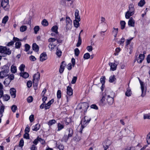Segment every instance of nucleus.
I'll list each match as a JSON object with an SVG mask.
<instances>
[{
  "mask_svg": "<svg viewBox=\"0 0 150 150\" xmlns=\"http://www.w3.org/2000/svg\"><path fill=\"white\" fill-rule=\"evenodd\" d=\"M88 107L89 106L88 104L86 103H82L81 105H79L77 108V109L80 110L82 109V110L84 112H86Z\"/></svg>",
  "mask_w": 150,
  "mask_h": 150,
  "instance_id": "obj_2",
  "label": "nucleus"
},
{
  "mask_svg": "<svg viewBox=\"0 0 150 150\" xmlns=\"http://www.w3.org/2000/svg\"><path fill=\"white\" fill-rule=\"evenodd\" d=\"M62 52L60 50H59L58 48H57V52L56 53L57 55L60 57L61 55Z\"/></svg>",
  "mask_w": 150,
  "mask_h": 150,
  "instance_id": "obj_45",
  "label": "nucleus"
},
{
  "mask_svg": "<svg viewBox=\"0 0 150 150\" xmlns=\"http://www.w3.org/2000/svg\"><path fill=\"white\" fill-rule=\"evenodd\" d=\"M27 27L26 26L22 25L20 28L21 32H23L25 31L27 29Z\"/></svg>",
  "mask_w": 150,
  "mask_h": 150,
  "instance_id": "obj_40",
  "label": "nucleus"
},
{
  "mask_svg": "<svg viewBox=\"0 0 150 150\" xmlns=\"http://www.w3.org/2000/svg\"><path fill=\"white\" fill-rule=\"evenodd\" d=\"M146 140L148 144H149L150 143V132L147 135Z\"/></svg>",
  "mask_w": 150,
  "mask_h": 150,
  "instance_id": "obj_56",
  "label": "nucleus"
},
{
  "mask_svg": "<svg viewBox=\"0 0 150 150\" xmlns=\"http://www.w3.org/2000/svg\"><path fill=\"white\" fill-rule=\"evenodd\" d=\"M32 85V82L31 81H28L27 83V87L29 88Z\"/></svg>",
  "mask_w": 150,
  "mask_h": 150,
  "instance_id": "obj_60",
  "label": "nucleus"
},
{
  "mask_svg": "<svg viewBox=\"0 0 150 150\" xmlns=\"http://www.w3.org/2000/svg\"><path fill=\"white\" fill-rule=\"evenodd\" d=\"M0 110V118L1 117L3 116V113L4 112V107L3 105L1 106Z\"/></svg>",
  "mask_w": 150,
  "mask_h": 150,
  "instance_id": "obj_33",
  "label": "nucleus"
},
{
  "mask_svg": "<svg viewBox=\"0 0 150 150\" xmlns=\"http://www.w3.org/2000/svg\"><path fill=\"white\" fill-rule=\"evenodd\" d=\"M2 69H3V71H4L6 72V73H8L9 71V69L8 66L7 65H5L4 66L2 67Z\"/></svg>",
  "mask_w": 150,
  "mask_h": 150,
  "instance_id": "obj_22",
  "label": "nucleus"
},
{
  "mask_svg": "<svg viewBox=\"0 0 150 150\" xmlns=\"http://www.w3.org/2000/svg\"><path fill=\"white\" fill-rule=\"evenodd\" d=\"M90 55L88 53L85 54L83 55V58L85 59H88L90 58Z\"/></svg>",
  "mask_w": 150,
  "mask_h": 150,
  "instance_id": "obj_43",
  "label": "nucleus"
},
{
  "mask_svg": "<svg viewBox=\"0 0 150 150\" xmlns=\"http://www.w3.org/2000/svg\"><path fill=\"white\" fill-rule=\"evenodd\" d=\"M8 74L3 70L1 71H0V79H3L8 76Z\"/></svg>",
  "mask_w": 150,
  "mask_h": 150,
  "instance_id": "obj_15",
  "label": "nucleus"
},
{
  "mask_svg": "<svg viewBox=\"0 0 150 150\" xmlns=\"http://www.w3.org/2000/svg\"><path fill=\"white\" fill-rule=\"evenodd\" d=\"M66 25L67 27H70L71 25V20L70 19V18L68 17L67 16L66 17Z\"/></svg>",
  "mask_w": 150,
  "mask_h": 150,
  "instance_id": "obj_10",
  "label": "nucleus"
},
{
  "mask_svg": "<svg viewBox=\"0 0 150 150\" xmlns=\"http://www.w3.org/2000/svg\"><path fill=\"white\" fill-rule=\"evenodd\" d=\"M42 24L44 26H47L48 24V21L45 19L43 20L42 22Z\"/></svg>",
  "mask_w": 150,
  "mask_h": 150,
  "instance_id": "obj_47",
  "label": "nucleus"
},
{
  "mask_svg": "<svg viewBox=\"0 0 150 150\" xmlns=\"http://www.w3.org/2000/svg\"><path fill=\"white\" fill-rule=\"evenodd\" d=\"M8 19V17L7 16H5L3 19L2 23L6 24Z\"/></svg>",
  "mask_w": 150,
  "mask_h": 150,
  "instance_id": "obj_37",
  "label": "nucleus"
},
{
  "mask_svg": "<svg viewBox=\"0 0 150 150\" xmlns=\"http://www.w3.org/2000/svg\"><path fill=\"white\" fill-rule=\"evenodd\" d=\"M20 75L25 78H27L29 76L28 74L26 72L20 73Z\"/></svg>",
  "mask_w": 150,
  "mask_h": 150,
  "instance_id": "obj_28",
  "label": "nucleus"
},
{
  "mask_svg": "<svg viewBox=\"0 0 150 150\" xmlns=\"http://www.w3.org/2000/svg\"><path fill=\"white\" fill-rule=\"evenodd\" d=\"M11 81L8 77L6 79L4 82V83L6 86H7L10 83Z\"/></svg>",
  "mask_w": 150,
  "mask_h": 150,
  "instance_id": "obj_27",
  "label": "nucleus"
},
{
  "mask_svg": "<svg viewBox=\"0 0 150 150\" xmlns=\"http://www.w3.org/2000/svg\"><path fill=\"white\" fill-rule=\"evenodd\" d=\"M144 57L145 55L144 54H140L138 58L137 59V62L139 63H141L144 60Z\"/></svg>",
  "mask_w": 150,
  "mask_h": 150,
  "instance_id": "obj_11",
  "label": "nucleus"
},
{
  "mask_svg": "<svg viewBox=\"0 0 150 150\" xmlns=\"http://www.w3.org/2000/svg\"><path fill=\"white\" fill-rule=\"evenodd\" d=\"M8 78H9L10 80L11 81L13 80L14 78V75L13 74H11L9 76Z\"/></svg>",
  "mask_w": 150,
  "mask_h": 150,
  "instance_id": "obj_63",
  "label": "nucleus"
},
{
  "mask_svg": "<svg viewBox=\"0 0 150 150\" xmlns=\"http://www.w3.org/2000/svg\"><path fill=\"white\" fill-rule=\"evenodd\" d=\"M81 37L80 36V34H79V37H78V40L77 43L76 44V46L77 47H79L81 45Z\"/></svg>",
  "mask_w": 150,
  "mask_h": 150,
  "instance_id": "obj_29",
  "label": "nucleus"
},
{
  "mask_svg": "<svg viewBox=\"0 0 150 150\" xmlns=\"http://www.w3.org/2000/svg\"><path fill=\"white\" fill-rule=\"evenodd\" d=\"M134 8L133 4H130L129 5V10L127 11L132 12L134 14Z\"/></svg>",
  "mask_w": 150,
  "mask_h": 150,
  "instance_id": "obj_14",
  "label": "nucleus"
},
{
  "mask_svg": "<svg viewBox=\"0 0 150 150\" xmlns=\"http://www.w3.org/2000/svg\"><path fill=\"white\" fill-rule=\"evenodd\" d=\"M57 131H59L64 128V125L60 123H59L57 125Z\"/></svg>",
  "mask_w": 150,
  "mask_h": 150,
  "instance_id": "obj_34",
  "label": "nucleus"
},
{
  "mask_svg": "<svg viewBox=\"0 0 150 150\" xmlns=\"http://www.w3.org/2000/svg\"><path fill=\"white\" fill-rule=\"evenodd\" d=\"M11 109L13 112H15L17 109V108L16 105H13L12 106Z\"/></svg>",
  "mask_w": 150,
  "mask_h": 150,
  "instance_id": "obj_49",
  "label": "nucleus"
},
{
  "mask_svg": "<svg viewBox=\"0 0 150 150\" xmlns=\"http://www.w3.org/2000/svg\"><path fill=\"white\" fill-rule=\"evenodd\" d=\"M75 19L78 20L79 21H80V17L79 16V10L77 9L76 10L75 13Z\"/></svg>",
  "mask_w": 150,
  "mask_h": 150,
  "instance_id": "obj_21",
  "label": "nucleus"
},
{
  "mask_svg": "<svg viewBox=\"0 0 150 150\" xmlns=\"http://www.w3.org/2000/svg\"><path fill=\"white\" fill-rule=\"evenodd\" d=\"M74 54L76 56H78L80 53V51L78 48H76L74 49Z\"/></svg>",
  "mask_w": 150,
  "mask_h": 150,
  "instance_id": "obj_44",
  "label": "nucleus"
},
{
  "mask_svg": "<svg viewBox=\"0 0 150 150\" xmlns=\"http://www.w3.org/2000/svg\"><path fill=\"white\" fill-rule=\"evenodd\" d=\"M33 49L35 52H38L39 50V47L36 43L33 44L32 45Z\"/></svg>",
  "mask_w": 150,
  "mask_h": 150,
  "instance_id": "obj_20",
  "label": "nucleus"
},
{
  "mask_svg": "<svg viewBox=\"0 0 150 150\" xmlns=\"http://www.w3.org/2000/svg\"><path fill=\"white\" fill-rule=\"evenodd\" d=\"M21 43L20 42H17L15 44V47L16 48H20L21 45Z\"/></svg>",
  "mask_w": 150,
  "mask_h": 150,
  "instance_id": "obj_51",
  "label": "nucleus"
},
{
  "mask_svg": "<svg viewBox=\"0 0 150 150\" xmlns=\"http://www.w3.org/2000/svg\"><path fill=\"white\" fill-rule=\"evenodd\" d=\"M146 3L144 0H141L138 3V5L139 6L142 7Z\"/></svg>",
  "mask_w": 150,
  "mask_h": 150,
  "instance_id": "obj_31",
  "label": "nucleus"
},
{
  "mask_svg": "<svg viewBox=\"0 0 150 150\" xmlns=\"http://www.w3.org/2000/svg\"><path fill=\"white\" fill-rule=\"evenodd\" d=\"M107 102L106 99V95L103 96L99 102V104L100 106H103L106 105Z\"/></svg>",
  "mask_w": 150,
  "mask_h": 150,
  "instance_id": "obj_6",
  "label": "nucleus"
},
{
  "mask_svg": "<svg viewBox=\"0 0 150 150\" xmlns=\"http://www.w3.org/2000/svg\"><path fill=\"white\" fill-rule=\"evenodd\" d=\"M25 50L26 52H27L29 50L30 48V46L28 44H27L25 45Z\"/></svg>",
  "mask_w": 150,
  "mask_h": 150,
  "instance_id": "obj_50",
  "label": "nucleus"
},
{
  "mask_svg": "<svg viewBox=\"0 0 150 150\" xmlns=\"http://www.w3.org/2000/svg\"><path fill=\"white\" fill-rule=\"evenodd\" d=\"M24 142L22 138L21 139V140L20 141L19 144V146L20 147H21V148H22L24 145Z\"/></svg>",
  "mask_w": 150,
  "mask_h": 150,
  "instance_id": "obj_53",
  "label": "nucleus"
},
{
  "mask_svg": "<svg viewBox=\"0 0 150 150\" xmlns=\"http://www.w3.org/2000/svg\"><path fill=\"white\" fill-rule=\"evenodd\" d=\"M105 76L102 77L100 79V82L103 84H104L105 81Z\"/></svg>",
  "mask_w": 150,
  "mask_h": 150,
  "instance_id": "obj_58",
  "label": "nucleus"
},
{
  "mask_svg": "<svg viewBox=\"0 0 150 150\" xmlns=\"http://www.w3.org/2000/svg\"><path fill=\"white\" fill-rule=\"evenodd\" d=\"M56 123V121L55 120H52L48 121V124L49 126H51Z\"/></svg>",
  "mask_w": 150,
  "mask_h": 150,
  "instance_id": "obj_38",
  "label": "nucleus"
},
{
  "mask_svg": "<svg viewBox=\"0 0 150 150\" xmlns=\"http://www.w3.org/2000/svg\"><path fill=\"white\" fill-rule=\"evenodd\" d=\"M80 21H79L78 20L75 19L74 21V26L75 27L77 28L79 27V22Z\"/></svg>",
  "mask_w": 150,
  "mask_h": 150,
  "instance_id": "obj_30",
  "label": "nucleus"
},
{
  "mask_svg": "<svg viewBox=\"0 0 150 150\" xmlns=\"http://www.w3.org/2000/svg\"><path fill=\"white\" fill-rule=\"evenodd\" d=\"M133 13L132 12H130L129 11H127L125 14V17L126 19H129L130 18V17L133 15Z\"/></svg>",
  "mask_w": 150,
  "mask_h": 150,
  "instance_id": "obj_24",
  "label": "nucleus"
},
{
  "mask_svg": "<svg viewBox=\"0 0 150 150\" xmlns=\"http://www.w3.org/2000/svg\"><path fill=\"white\" fill-rule=\"evenodd\" d=\"M57 96L58 99L60 98L62 96L61 91L60 90H58L57 92Z\"/></svg>",
  "mask_w": 150,
  "mask_h": 150,
  "instance_id": "obj_46",
  "label": "nucleus"
},
{
  "mask_svg": "<svg viewBox=\"0 0 150 150\" xmlns=\"http://www.w3.org/2000/svg\"><path fill=\"white\" fill-rule=\"evenodd\" d=\"M106 99L108 104L109 105H112L113 102V98L111 97L109 95H106Z\"/></svg>",
  "mask_w": 150,
  "mask_h": 150,
  "instance_id": "obj_7",
  "label": "nucleus"
},
{
  "mask_svg": "<svg viewBox=\"0 0 150 150\" xmlns=\"http://www.w3.org/2000/svg\"><path fill=\"white\" fill-rule=\"evenodd\" d=\"M8 3V0H3L1 1V6L5 11H8L9 8Z\"/></svg>",
  "mask_w": 150,
  "mask_h": 150,
  "instance_id": "obj_4",
  "label": "nucleus"
},
{
  "mask_svg": "<svg viewBox=\"0 0 150 150\" xmlns=\"http://www.w3.org/2000/svg\"><path fill=\"white\" fill-rule=\"evenodd\" d=\"M69 133L68 135L69 137H71L73 134V130L72 129L70 128L69 129Z\"/></svg>",
  "mask_w": 150,
  "mask_h": 150,
  "instance_id": "obj_41",
  "label": "nucleus"
},
{
  "mask_svg": "<svg viewBox=\"0 0 150 150\" xmlns=\"http://www.w3.org/2000/svg\"><path fill=\"white\" fill-rule=\"evenodd\" d=\"M30 127H29L28 125H27L25 130V132L28 133L30 131Z\"/></svg>",
  "mask_w": 150,
  "mask_h": 150,
  "instance_id": "obj_59",
  "label": "nucleus"
},
{
  "mask_svg": "<svg viewBox=\"0 0 150 150\" xmlns=\"http://www.w3.org/2000/svg\"><path fill=\"white\" fill-rule=\"evenodd\" d=\"M66 65L67 64L65 62L63 61L62 62L59 69V72L60 73L62 74L63 73L64 69V68Z\"/></svg>",
  "mask_w": 150,
  "mask_h": 150,
  "instance_id": "obj_8",
  "label": "nucleus"
},
{
  "mask_svg": "<svg viewBox=\"0 0 150 150\" xmlns=\"http://www.w3.org/2000/svg\"><path fill=\"white\" fill-rule=\"evenodd\" d=\"M10 93L11 97L14 98L16 97V90L14 88H11L10 90Z\"/></svg>",
  "mask_w": 150,
  "mask_h": 150,
  "instance_id": "obj_13",
  "label": "nucleus"
},
{
  "mask_svg": "<svg viewBox=\"0 0 150 150\" xmlns=\"http://www.w3.org/2000/svg\"><path fill=\"white\" fill-rule=\"evenodd\" d=\"M23 137L26 139H29L30 138L29 134L28 133H25Z\"/></svg>",
  "mask_w": 150,
  "mask_h": 150,
  "instance_id": "obj_57",
  "label": "nucleus"
},
{
  "mask_svg": "<svg viewBox=\"0 0 150 150\" xmlns=\"http://www.w3.org/2000/svg\"><path fill=\"white\" fill-rule=\"evenodd\" d=\"M40 60L42 62L46 60L47 59V57L46 54L45 52L42 53L40 56Z\"/></svg>",
  "mask_w": 150,
  "mask_h": 150,
  "instance_id": "obj_9",
  "label": "nucleus"
},
{
  "mask_svg": "<svg viewBox=\"0 0 150 150\" xmlns=\"http://www.w3.org/2000/svg\"><path fill=\"white\" fill-rule=\"evenodd\" d=\"M11 70L12 73H15L17 71L16 67L13 65H12L11 67Z\"/></svg>",
  "mask_w": 150,
  "mask_h": 150,
  "instance_id": "obj_32",
  "label": "nucleus"
},
{
  "mask_svg": "<svg viewBox=\"0 0 150 150\" xmlns=\"http://www.w3.org/2000/svg\"><path fill=\"white\" fill-rule=\"evenodd\" d=\"M40 126V124H37L32 127V129L33 131H37L39 129Z\"/></svg>",
  "mask_w": 150,
  "mask_h": 150,
  "instance_id": "obj_25",
  "label": "nucleus"
},
{
  "mask_svg": "<svg viewBox=\"0 0 150 150\" xmlns=\"http://www.w3.org/2000/svg\"><path fill=\"white\" fill-rule=\"evenodd\" d=\"M138 79L140 84L141 88L142 91L141 96L142 97H143L145 95L146 92V88H144V82L142 81L139 78H138Z\"/></svg>",
  "mask_w": 150,
  "mask_h": 150,
  "instance_id": "obj_5",
  "label": "nucleus"
},
{
  "mask_svg": "<svg viewBox=\"0 0 150 150\" xmlns=\"http://www.w3.org/2000/svg\"><path fill=\"white\" fill-rule=\"evenodd\" d=\"M30 149L31 150H37V149L36 146L34 145H33L30 147Z\"/></svg>",
  "mask_w": 150,
  "mask_h": 150,
  "instance_id": "obj_64",
  "label": "nucleus"
},
{
  "mask_svg": "<svg viewBox=\"0 0 150 150\" xmlns=\"http://www.w3.org/2000/svg\"><path fill=\"white\" fill-rule=\"evenodd\" d=\"M129 83L128 84V87L127 89V91L125 93V95L127 96H131L132 93L131 89L129 87Z\"/></svg>",
  "mask_w": 150,
  "mask_h": 150,
  "instance_id": "obj_18",
  "label": "nucleus"
},
{
  "mask_svg": "<svg viewBox=\"0 0 150 150\" xmlns=\"http://www.w3.org/2000/svg\"><path fill=\"white\" fill-rule=\"evenodd\" d=\"M135 21L132 17H131L128 22V25L131 27H134Z\"/></svg>",
  "mask_w": 150,
  "mask_h": 150,
  "instance_id": "obj_12",
  "label": "nucleus"
},
{
  "mask_svg": "<svg viewBox=\"0 0 150 150\" xmlns=\"http://www.w3.org/2000/svg\"><path fill=\"white\" fill-rule=\"evenodd\" d=\"M58 27L57 25H54L51 28V30L52 32H54L56 33V35H57L58 33L57 30Z\"/></svg>",
  "mask_w": 150,
  "mask_h": 150,
  "instance_id": "obj_23",
  "label": "nucleus"
},
{
  "mask_svg": "<svg viewBox=\"0 0 150 150\" xmlns=\"http://www.w3.org/2000/svg\"><path fill=\"white\" fill-rule=\"evenodd\" d=\"M121 25V29H123L125 27L126 24V23L124 21H121L120 22Z\"/></svg>",
  "mask_w": 150,
  "mask_h": 150,
  "instance_id": "obj_35",
  "label": "nucleus"
},
{
  "mask_svg": "<svg viewBox=\"0 0 150 150\" xmlns=\"http://www.w3.org/2000/svg\"><path fill=\"white\" fill-rule=\"evenodd\" d=\"M109 65L110 66V69L112 71L115 70L117 68V65L115 63H109Z\"/></svg>",
  "mask_w": 150,
  "mask_h": 150,
  "instance_id": "obj_19",
  "label": "nucleus"
},
{
  "mask_svg": "<svg viewBox=\"0 0 150 150\" xmlns=\"http://www.w3.org/2000/svg\"><path fill=\"white\" fill-rule=\"evenodd\" d=\"M114 30L112 31L113 34H114V36L115 37H116L117 34L118 32V28H113Z\"/></svg>",
  "mask_w": 150,
  "mask_h": 150,
  "instance_id": "obj_36",
  "label": "nucleus"
},
{
  "mask_svg": "<svg viewBox=\"0 0 150 150\" xmlns=\"http://www.w3.org/2000/svg\"><path fill=\"white\" fill-rule=\"evenodd\" d=\"M70 137H69V136H67V135H65L62 138L63 140L65 141L66 142L68 140L69 138Z\"/></svg>",
  "mask_w": 150,
  "mask_h": 150,
  "instance_id": "obj_61",
  "label": "nucleus"
},
{
  "mask_svg": "<svg viewBox=\"0 0 150 150\" xmlns=\"http://www.w3.org/2000/svg\"><path fill=\"white\" fill-rule=\"evenodd\" d=\"M33 98L32 96H30L28 97V98L27 99V102L30 103L32 102L33 101Z\"/></svg>",
  "mask_w": 150,
  "mask_h": 150,
  "instance_id": "obj_54",
  "label": "nucleus"
},
{
  "mask_svg": "<svg viewBox=\"0 0 150 150\" xmlns=\"http://www.w3.org/2000/svg\"><path fill=\"white\" fill-rule=\"evenodd\" d=\"M116 80V78L115 75L111 76L109 78V81L110 83H112Z\"/></svg>",
  "mask_w": 150,
  "mask_h": 150,
  "instance_id": "obj_26",
  "label": "nucleus"
},
{
  "mask_svg": "<svg viewBox=\"0 0 150 150\" xmlns=\"http://www.w3.org/2000/svg\"><path fill=\"white\" fill-rule=\"evenodd\" d=\"M25 66L23 64H21L19 67V69L21 72L24 71V68H25Z\"/></svg>",
  "mask_w": 150,
  "mask_h": 150,
  "instance_id": "obj_52",
  "label": "nucleus"
},
{
  "mask_svg": "<svg viewBox=\"0 0 150 150\" xmlns=\"http://www.w3.org/2000/svg\"><path fill=\"white\" fill-rule=\"evenodd\" d=\"M3 97L4 100L6 101H8L9 99L10 98V96L6 94L3 95Z\"/></svg>",
  "mask_w": 150,
  "mask_h": 150,
  "instance_id": "obj_39",
  "label": "nucleus"
},
{
  "mask_svg": "<svg viewBox=\"0 0 150 150\" xmlns=\"http://www.w3.org/2000/svg\"><path fill=\"white\" fill-rule=\"evenodd\" d=\"M56 46V45L53 44L52 43H50L49 45V47L51 49V51L53 50Z\"/></svg>",
  "mask_w": 150,
  "mask_h": 150,
  "instance_id": "obj_42",
  "label": "nucleus"
},
{
  "mask_svg": "<svg viewBox=\"0 0 150 150\" xmlns=\"http://www.w3.org/2000/svg\"><path fill=\"white\" fill-rule=\"evenodd\" d=\"M77 79V77L76 76H74L71 81V83L73 84L75 83L76 82Z\"/></svg>",
  "mask_w": 150,
  "mask_h": 150,
  "instance_id": "obj_55",
  "label": "nucleus"
},
{
  "mask_svg": "<svg viewBox=\"0 0 150 150\" xmlns=\"http://www.w3.org/2000/svg\"><path fill=\"white\" fill-rule=\"evenodd\" d=\"M40 29L39 27L38 26H36L34 28V33L35 34H37L38 31Z\"/></svg>",
  "mask_w": 150,
  "mask_h": 150,
  "instance_id": "obj_48",
  "label": "nucleus"
},
{
  "mask_svg": "<svg viewBox=\"0 0 150 150\" xmlns=\"http://www.w3.org/2000/svg\"><path fill=\"white\" fill-rule=\"evenodd\" d=\"M40 78V74L39 72H37L33 76V80L38 81Z\"/></svg>",
  "mask_w": 150,
  "mask_h": 150,
  "instance_id": "obj_17",
  "label": "nucleus"
},
{
  "mask_svg": "<svg viewBox=\"0 0 150 150\" xmlns=\"http://www.w3.org/2000/svg\"><path fill=\"white\" fill-rule=\"evenodd\" d=\"M91 120V118L87 116H85L81 120V124L83 128H84L89 123Z\"/></svg>",
  "mask_w": 150,
  "mask_h": 150,
  "instance_id": "obj_1",
  "label": "nucleus"
},
{
  "mask_svg": "<svg viewBox=\"0 0 150 150\" xmlns=\"http://www.w3.org/2000/svg\"><path fill=\"white\" fill-rule=\"evenodd\" d=\"M144 119H150V116L147 114H144Z\"/></svg>",
  "mask_w": 150,
  "mask_h": 150,
  "instance_id": "obj_62",
  "label": "nucleus"
},
{
  "mask_svg": "<svg viewBox=\"0 0 150 150\" xmlns=\"http://www.w3.org/2000/svg\"><path fill=\"white\" fill-rule=\"evenodd\" d=\"M67 93L68 95L71 96L72 95L73 90L71 87L68 86L67 88Z\"/></svg>",
  "mask_w": 150,
  "mask_h": 150,
  "instance_id": "obj_16",
  "label": "nucleus"
},
{
  "mask_svg": "<svg viewBox=\"0 0 150 150\" xmlns=\"http://www.w3.org/2000/svg\"><path fill=\"white\" fill-rule=\"evenodd\" d=\"M0 52L5 54L10 55L11 52L9 48L7 49L5 47L1 46L0 47Z\"/></svg>",
  "mask_w": 150,
  "mask_h": 150,
  "instance_id": "obj_3",
  "label": "nucleus"
}]
</instances>
